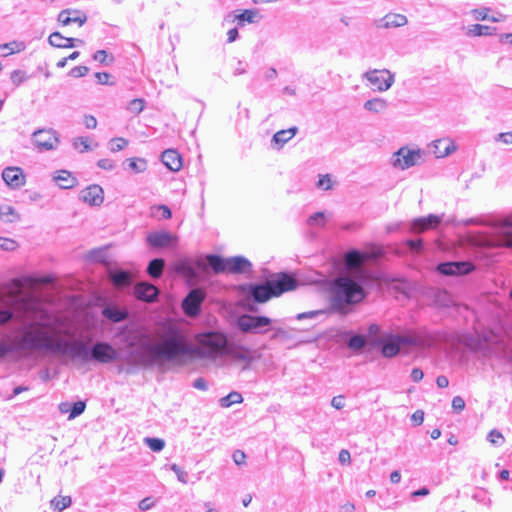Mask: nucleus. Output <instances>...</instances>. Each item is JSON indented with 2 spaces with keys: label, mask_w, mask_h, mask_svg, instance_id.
I'll use <instances>...</instances> for the list:
<instances>
[{
  "label": "nucleus",
  "mask_w": 512,
  "mask_h": 512,
  "mask_svg": "<svg viewBox=\"0 0 512 512\" xmlns=\"http://www.w3.org/2000/svg\"><path fill=\"white\" fill-rule=\"evenodd\" d=\"M368 259L367 253L357 249L345 253L343 263L348 273L336 277L331 285L330 303L334 311L345 315L365 298L364 287L373 282L371 273L365 268Z\"/></svg>",
  "instance_id": "1"
},
{
  "label": "nucleus",
  "mask_w": 512,
  "mask_h": 512,
  "mask_svg": "<svg viewBox=\"0 0 512 512\" xmlns=\"http://www.w3.org/2000/svg\"><path fill=\"white\" fill-rule=\"evenodd\" d=\"M162 341L159 343H145L144 353L137 360L142 367H152L161 362H175L181 364L183 358H193V344L188 341L184 331L177 325L164 326Z\"/></svg>",
  "instance_id": "2"
},
{
  "label": "nucleus",
  "mask_w": 512,
  "mask_h": 512,
  "mask_svg": "<svg viewBox=\"0 0 512 512\" xmlns=\"http://www.w3.org/2000/svg\"><path fill=\"white\" fill-rule=\"evenodd\" d=\"M193 358L214 361L227 356L234 361L245 363L244 369L250 367L255 360L250 348L229 339L227 333L219 330H208L195 334Z\"/></svg>",
  "instance_id": "3"
},
{
  "label": "nucleus",
  "mask_w": 512,
  "mask_h": 512,
  "mask_svg": "<svg viewBox=\"0 0 512 512\" xmlns=\"http://www.w3.org/2000/svg\"><path fill=\"white\" fill-rule=\"evenodd\" d=\"M56 339V336L41 329L27 330L20 336L17 341L13 343L0 340V359L14 351L23 350H45L54 354Z\"/></svg>",
  "instance_id": "4"
},
{
  "label": "nucleus",
  "mask_w": 512,
  "mask_h": 512,
  "mask_svg": "<svg viewBox=\"0 0 512 512\" xmlns=\"http://www.w3.org/2000/svg\"><path fill=\"white\" fill-rule=\"evenodd\" d=\"M297 287V280L288 273H279L273 279L260 284H250L248 287L249 296L257 303H264L272 297L280 296L282 293L293 290Z\"/></svg>",
  "instance_id": "5"
},
{
  "label": "nucleus",
  "mask_w": 512,
  "mask_h": 512,
  "mask_svg": "<svg viewBox=\"0 0 512 512\" xmlns=\"http://www.w3.org/2000/svg\"><path fill=\"white\" fill-rule=\"evenodd\" d=\"M205 259L206 263L202 259H198L196 266L189 260L180 261L176 265V271L190 281H196L199 278L198 268L206 270L209 266L217 274L227 271V258L216 254H208Z\"/></svg>",
  "instance_id": "6"
},
{
  "label": "nucleus",
  "mask_w": 512,
  "mask_h": 512,
  "mask_svg": "<svg viewBox=\"0 0 512 512\" xmlns=\"http://www.w3.org/2000/svg\"><path fill=\"white\" fill-rule=\"evenodd\" d=\"M54 348V354L66 356L71 360H79L82 363L91 362L89 353L92 350V345L90 346L88 342L57 337Z\"/></svg>",
  "instance_id": "7"
},
{
  "label": "nucleus",
  "mask_w": 512,
  "mask_h": 512,
  "mask_svg": "<svg viewBox=\"0 0 512 512\" xmlns=\"http://www.w3.org/2000/svg\"><path fill=\"white\" fill-rule=\"evenodd\" d=\"M376 344L381 347L384 357L392 358L399 353L401 346H424L426 341L419 335L388 334Z\"/></svg>",
  "instance_id": "8"
},
{
  "label": "nucleus",
  "mask_w": 512,
  "mask_h": 512,
  "mask_svg": "<svg viewBox=\"0 0 512 512\" xmlns=\"http://www.w3.org/2000/svg\"><path fill=\"white\" fill-rule=\"evenodd\" d=\"M484 245L488 248H512V215L493 225L491 235L485 239Z\"/></svg>",
  "instance_id": "9"
},
{
  "label": "nucleus",
  "mask_w": 512,
  "mask_h": 512,
  "mask_svg": "<svg viewBox=\"0 0 512 512\" xmlns=\"http://www.w3.org/2000/svg\"><path fill=\"white\" fill-rule=\"evenodd\" d=\"M273 320L267 316L243 314L237 319V327L242 333L264 334Z\"/></svg>",
  "instance_id": "10"
},
{
  "label": "nucleus",
  "mask_w": 512,
  "mask_h": 512,
  "mask_svg": "<svg viewBox=\"0 0 512 512\" xmlns=\"http://www.w3.org/2000/svg\"><path fill=\"white\" fill-rule=\"evenodd\" d=\"M91 362L109 364L118 359L117 350L106 341H96L90 351Z\"/></svg>",
  "instance_id": "11"
},
{
  "label": "nucleus",
  "mask_w": 512,
  "mask_h": 512,
  "mask_svg": "<svg viewBox=\"0 0 512 512\" xmlns=\"http://www.w3.org/2000/svg\"><path fill=\"white\" fill-rule=\"evenodd\" d=\"M363 78L373 86L374 90L379 92L390 89L395 81L394 74L387 69L367 71L363 74Z\"/></svg>",
  "instance_id": "12"
},
{
  "label": "nucleus",
  "mask_w": 512,
  "mask_h": 512,
  "mask_svg": "<svg viewBox=\"0 0 512 512\" xmlns=\"http://www.w3.org/2000/svg\"><path fill=\"white\" fill-rule=\"evenodd\" d=\"M32 142L39 151H50L57 148L59 138L53 129H39L33 133Z\"/></svg>",
  "instance_id": "13"
},
{
  "label": "nucleus",
  "mask_w": 512,
  "mask_h": 512,
  "mask_svg": "<svg viewBox=\"0 0 512 512\" xmlns=\"http://www.w3.org/2000/svg\"><path fill=\"white\" fill-rule=\"evenodd\" d=\"M205 297V292L200 288L190 290L182 301V309L184 313L189 317L198 316Z\"/></svg>",
  "instance_id": "14"
},
{
  "label": "nucleus",
  "mask_w": 512,
  "mask_h": 512,
  "mask_svg": "<svg viewBox=\"0 0 512 512\" xmlns=\"http://www.w3.org/2000/svg\"><path fill=\"white\" fill-rule=\"evenodd\" d=\"M421 156V151L419 149L411 150L406 147H402L396 153H394L392 164L394 167L400 168L402 170L408 169L417 165L421 159Z\"/></svg>",
  "instance_id": "15"
},
{
  "label": "nucleus",
  "mask_w": 512,
  "mask_h": 512,
  "mask_svg": "<svg viewBox=\"0 0 512 512\" xmlns=\"http://www.w3.org/2000/svg\"><path fill=\"white\" fill-rule=\"evenodd\" d=\"M475 266L470 261H452L438 264L437 271L446 276H458L471 273Z\"/></svg>",
  "instance_id": "16"
},
{
  "label": "nucleus",
  "mask_w": 512,
  "mask_h": 512,
  "mask_svg": "<svg viewBox=\"0 0 512 512\" xmlns=\"http://www.w3.org/2000/svg\"><path fill=\"white\" fill-rule=\"evenodd\" d=\"M79 198L90 206H100L104 201V191L100 185L92 184L80 192Z\"/></svg>",
  "instance_id": "17"
},
{
  "label": "nucleus",
  "mask_w": 512,
  "mask_h": 512,
  "mask_svg": "<svg viewBox=\"0 0 512 512\" xmlns=\"http://www.w3.org/2000/svg\"><path fill=\"white\" fill-rule=\"evenodd\" d=\"M442 221V216L429 214L426 217H419L411 222L410 231L422 233L426 230L436 228Z\"/></svg>",
  "instance_id": "18"
},
{
  "label": "nucleus",
  "mask_w": 512,
  "mask_h": 512,
  "mask_svg": "<svg viewBox=\"0 0 512 512\" xmlns=\"http://www.w3.org/2000/svg\"><path fill=\"white\" fill-rule=\"evenodd\" d=\"M134 294L137 299L145 302H154L159 295V289L147 282L137 283L134 287Z\"/></svg>",
  "instance_id": "19"
},
{
  "label": "nucleus",
  "mask_w": 512,
  "mask_h": 512,
  "mask_svg": "<svg viewBox=\"0 0 512 512\" xmlns=\"http://www.w3.org/2000/svg\"><path fill=\"white\" fill-rule=\"evenodd\" d=\"M4 182L11 188H19L25 183L22 170L18 167H7L2 172Z\"/></svg>",
  "instance_id": "20"
},
{
  "label": "nucleus",
  "mask_w": 512,
  "mask_h": 512,
  "mask_svg": "<svg viewBox=\"0 0 512 512\" xmlns=\"http://www.w3.org/2000/svg\"><path fill=\"white\" fill-rule=\"evenodd\" d=\"M456 150L454 141L450 138L435 140L431 145V151L437 158H443Z\"/></svg>",
  "instance_id": "21"
},
{
  "label": "nucleus",
  "mask_w": 512,
  "mask_h": 512,
  "mask_svg": "<svg viewBox=\"0 0 512 512\" xmlns=\"http://www.w3.org/2000/svg\"><path fill=\"white\" fill-rule=\"evenodd\" d=\"M252 269L251 262L243 256H234L227 258V272L233 274H242Z\"/></svg>",
  "instance_id": "22"
},
{
  "label": "nucleus",
  "mask_w": 512,
  "mask_h": 512,
  "mask_svg": "<svg viewBox=\"0 0 512 512\" xmlns=\"http://www.w3.org/2000/svg\"><path fill=\"white\" fill-rule=\"evenodd\" d=\"M58 21L63 25L67 26L72 23H77L79 26H82L87 21V16L80 11L74 10L71 11L69 9L62 10L58 15Z\"/></svg>",
  "instance_id": "23"
},
{
  "label": "nucleus",
  "mask_w": 512,
  "mask_h": 512,
  "mask_svg": "<svg viewBox=\"0 0 512 512\" xmlns=\"http://www.w3.org/2000/svg\"><path fill=\"white\" fill-rule=\"evenodd\" d=\"M162 163L171 171L177 172L182 168V157L177 150L167 149L161 155Z\"/></svg>",
  "instance_id": "24"
},
{
  "label": "nucleus",
  "mask_w": 512,
  "mask_h": 512,
  "mask_svg": "<svg viewBox=\"0 0 512 512\" xmlns=\"http://www.w3.org/2000/svg\"><path fill=\"white\" fill-rule=\"evenodd\" d=\"M75 41H78L79 45L84 43L81 39L64 37L59 32H53L48 38L49 44L57 48H73Z\"/></svg>",
  "instance_id": "25"
},
{
  "label": "nucleus",
  "mask_w": 512,
  "mask_h": 512,
  "mask_svg": "<svg viewBox=\"0 0 512 512\" xmlns=\"http://www.w3.org/2000/svg\"><path fill=\"white\" fill-rule=\"evenodd\" d=\"M102 315L113 323L125 321L129 313L126 309L119 308L116 305H108L103 308Z\"/></svg>",
  "instance_id": "26"
},
{
  "label": "nucleus",
  "mask_w": 512,
  "mask_h": 512,
  "mask_svg": "<svg viewBox=\"0 0 512 512\" xmlns=\"http://www.w3.org/2000/svg\"><path fill=\"white\" fill-rule=\"evenodd\" d=\"M408 22L407 17L402 14L389 13L380 19L378 27L383 28H396L406 25Z\"/></svg>",
  "instance_id": "27"
},
{
  "label": "nucleus",
  "mask_w": 512,
  "mask_h": 512,
  "mask_svg": "<svg viewBox=\"0 0 512 512\" xmlns=\"http://www.w3.org/2000/svg\"><path fill=\"white\" fill-rule=\"evenodd\" d=\"M173 237L170 233L152 232L147 236V242L152 247H166L171 244Z\"/></svg>",
  "instance_id": "28"
},
{
  "label": "nucleus",
  "mask_w": 512,
  "mask_h": 512,
  "mask_svg": "<svg viewBox=\"0 0 512 512\" xmlns=\"http://www.w3.org/2000/svg\"><path fill=\"white\" fill-rule=\"evenodd\" d=\"M53 180L59 185L61 189H71L77 185V178L66 170H61L56 173Z\"/></svg>",
  "instance_id": "29"
},
{
  "label": "nucleus",
  "mask_w": 512,
  "mask_h": 512,
  "mask_svg": "<svg viewBox=\"0 0 512 512\" xmlns=\"http://www.w3.org/2000/svg\"><path fill=\"white\" fill-rule=\"evenodd\" d=\"M112 283L118 288H124L131 284L132 276L125 270H117L110 275Z\"/></svg>",
  "instance_id": "30"
},
{
  "label": "nucleus",
  "mask_w": 512,
  "mask_h": 512,
  "mask_svg": "<svg viewBox=\"0 0 512 512\" xmlns=\"http://www.w3.org/2000/svg\"><path fill=\"white\" fill-rule=\"evenodd\" d=\"M26 45L22 41H11L5 44H0V55L7 57L11 54L25 50Z\"/></svg>",
  "instance_id": "31"
},
{
  "label": "nucleus",
  "mask_w": 512,
  "mask_h": 512,
  "mask_svg": "<svg viewBox=\"0 0 512 512\" xmlns=\"http://www.w3.org/2000/svg\"><path fill=\"white\" fill-rule=\"evenodd\" d=\"M364 109L373 113H381L388 107V102L383 98H373L364 103Z\"/></svg>",
  "instance_id": "32"
},
{
  "label": "nucleus",
  "mask_w": 512,
  "mask_h": 512,
  "mask_svg": "<svg viewBox=\"0 0 512 512\" xmlns=\"http://www.w3.org/2000/svg\"><path fill=\"white\" fill-rule=\"evenodd\" d=\"M165 261L162 258L152 259L147 266V273L150 277L158 279L163 273Z\"/></svg>",
  "instance_id": "33"
},
{
  "label": "nucleus",
  "mask_w": 512,
  "mask_h": 512,
  "mask_svg": "<svg viewBox=\"0 0 512 512\" xmlns=\"http://www.w3.org/2000/svg\"><path fill=\"white\" fill-rule=\"evenodd\" d=\"M70 406L68 403H62L60 404V410L61 412H68L67 407ZM86 408V404L83 401H77L71 405V408L69 410V419H74L81 415Z\"/></svg>",
  "instance_id": "34"
},
{
  "label": "nucleus",
  "mask_w": 512,
  "mask_h": 512,
  "mask_svg": "<svg viewBox=\"0 0 512 512\" xmlns=\"http://www.w3.org/2000/svg\"><path fill=\"white\" fill-rule=\"evenodd\" d=\"M297 127H291L287 130H280L276 132L273 136V141L280 146H283L290 139H292L297 133Z\"/></svg>",
  "instance_id": "35"
},
{
  "label": "nucleus",
  "mask_w": 512,
  "mask_h": 512,
  "mask_svg": "<svg viewBox=\"0 0 512 512\" xmlns=\"http://www.w3.org/2000/svg\"><path fill=\"white\" fill-rule=\"evenodd\" d=\"M0 219L7 223H13L19 219L15 209L10 205L0 206Z\"/></svg>",
  "instance_id": "36"
},
{
  "label": "nucleus",
  "mask_w": 512,
  "mask_h": 512,
  "mask_svg": "<svg viewBox=\"0 0 512 512\" xmlns=\"http://www.w3.org/2000/svg\"><path fill=\"white\" fill-rule=\"evenodd\" d=\"M495 30H496V28H494V27L481 25V24H474L469 27L468 35H470V36H487V35H492Z\"/></svg>",
  "instance_id": "37"
},
{
  "label": "nucleus",
  "mask_w": 512,
  "mask_h": 512,
  "mask_svg": "<svg viewBox=\"0 0 512 512\" xmlns=\"http://www.w3.org/2000/svg\"><path fill=\"white\" fill-rule=\"evenodd\" d=\"M243 401V397L239 392L233 391L230 392L227 396L222 397L220 399V405L222 407H230L233 404L241 403Z\"/></svg>",
  "instance_id": "38"
},
{
  "label": "nucleus",
  "mask_w": 512,
  "mask_h": 512,
  "mask_svg": "<svg viewBox=\"0 0 512 512\" xmlns=\"http://www.w3.org/2000/svg\"><path fill=\"white\" fill-rule=\"evenodd\" d=\"M72 504V499L70 496H59V497H55L52 501H51V506L61 512L63 511L64 509H66L67 507H69L70 505Z\"/></svg>",
  "instance_id": "39"
},
{
  "label": "nucleus",
  "mask_w": 512,
  "mask_h": 512,
  "mask_svg": "<svg viewBox=\"0 0 512 512\" xmlns=\"http://www.w3.org/2000/svg\"><path fill=\"white\" fill-rule=\"evenodd\" d=\"M127 161L134 173H142L147 169V161L144 158H130Z\"/></svg>",
  "instance_id": "40"
},
{
  "label": "nucleus",
  "mask_w": 512,
  "mask_h": 512,
  "mask_svg": "<svg viewBox=\"0 0 512 512\" xmlns=\"http://www.w3.org/2000/svg\"><path fill=\"white\" fill-rule=\"evenodd\" d=\"M257 15H258V12L256 10L246 9L242 13L236 15L235 20L239 21L240 23H243V22L254 23Z\"/></svg>",
  "instance_id": "41"
},
{
  "label": "nucleus",
  "mask_w": 512,
  "mask_h": 512,
  "mask_svg": "<svg viewBox=\"0 0 512 512\" xmlns=\"http://www.w3.org/2000/svg\"><path fill=\"white\" fill-rule=\"evenodd\" d=\"M145 443L147 444V446L154 452H160L163 450L164 446H165V442L163 439H160V438H150V437H147L145 438Z\"/></svg>",
  "instance_id": "42"
},
{
  "label": "nucleus",
  "mask_w": 512,
  "mask_h": 512,
  "mask_svg": "<svg viewBox=\"0 0 512 512\" xmlns=\"http://www.w3.org/2000/svg\"><path fill=\"white\" fill-rule=\"evenodd\" d=\"M93 59L102 64L109 65L114 62V57L109 55L106 50H98L94 53Z\"/></svg>",
  "instance_id": "43"
},
{
  "label": "nucleus",
  "mask_w": 512,
  "mask_h": 512,
  "mask_svg": "<svg viewBox=\"0 0 512 512\" xmlns=\"http://www.w3.org/2000/svg\"><path fill=\"white\" fill-rule=\"evenodd\" d=\"M366 345L365 337L362 335H353L348 341V347L354 350H360Z\"/></svg>",
  "instance_id": "44"
},
{
  "label": "nucleus",
  "mask_w": 512,
  "mask_h": 512,
  "mask_svg": "<svg viewBox=\"0 0 512 512\" xmlns=\"http://www.w3.org/2000/svg\"><path fill=\"white\" fill-rule=\"evenodd\" d=\"M128 145V141L122 137L114 138L109 143V149L112 152L123 150Z\"/></svg>",
  "instance_id": "45"
},
{
  "label": "nucleus",
  "mask_w": 512,
  "mask_h": 512,
  "mask_svg": "<svg viewBox=\"0 0 512 512\" xmlns=\"http://www.w3.org/2000/svg\"><path fill=\"white\" fill-rule=\"evenodd\" d=\"M10 79L15 86H19L27 80V75L25 71L17 69L12 71Z\"/></svg>",
  "instance_id": "46"
},
{
  "label": "nucleus",
  "mask_w": 512,
  "mask_h": 512,
  "mask_svg": "<svg viewBox=\"0 0 512 512\" xmlns=\"http://www.w3.org/2000/svg\"><path fill=\"white\" fill-rule=\"evenodd\" d=\"M127 109L134 114H139L144 109V101L142 99H133L128 103Z\"/></svg>",
  "instance_id": "47"
},
{
  "label": "nucleus",
  "mask_w": 512,
  "mask_h": 512,
  "mask_svg": "<svg viewBox=\"0 0 512 512\" xmlns=\"http://www.w3.org/2000/svg\"><path fill=\"white\" fill-rule=\"evenodd\" d=\"M14 311L10 308L0 309V326H4L14 318Z\"/></svg>",
  "instance_id": "48"
},
{
  "label": "nucleus",
  "mask_w": 512,
  "mask_h": 512,
  "mask_svg": "<svg viewBox=\"0 0 512 512\" xmlns=\"http://www.w3.org/2000/svg\"><path fill=\"white\" fill-rule=\"evenodd\" d=\"M406 246L412 252H420L423 249V240L422 239H407L405 242Z\"/></svg>",
  "instance_id": "49"
},
{
  "label": "nucleus",
  "mask_w": 512,
  "mask_h": 512,
  "mask_svg": "<svg viewBox=\"0 0 512 512\" xmlns=\"http://www.w3.org/2000/svg\"><path fill=\"white\" fill-rule=\"evenodd\" d=\"M74 147L76 149H79L80 152H85V151H88L90 149V145L88 143V140L84 137H78L74 140V143H73Z\"/></svg>",
  "instance_id": "50"
},
{
  "label": "nucleus",
  "mask_w": 512,
  "mask_h": 512,
  "mask_svg": "<svg viewBox=\"0 0 512 512\" xmlns=\"http://www.w3.org/2000/svg\"><path fill=\"white\" fill-rule=\"evenodd\" d=\"M89 72V68L87 66H75L69 72V75L74 78H79L87 75Z\"/></svg>",
  "instance_id": "51"
},
{
  "label": "nucleus",
  "mask_w": 512,
  "mask_h": 512,
  "mask_svg": "<svg viewBox=\"0 0 512 512\" xmlns=\"http://www.w3.org/2000/svg\"><path fill=\"white\" fill-rule=\"evenodd\" d=\"M17 247V243L8 238H0V249L6 250V251H13Z\"/></svg>",
  "instance_id": "52"
},
{
  "label": "nucleus",
  "mask_w": 512,
  "mask_h": 512,
  "mask_svg": "<svg viewBox=\"0 0 512 512\" xmlns=\"http://www.w3.org/2000/svg\"><path fill=\"white\" fill-rule=\"evenodd\" d=\"M171 470L177 475V478L180 482L185 483V484L188 482V479H187L188 474L181 467H179L176 464H173L171 466Z\"/></svg>",
  "instance_id": "53"
},
{
  "label": "nucleus",
  "mask_w": 512,
  "mask_h": 512,
  "mask_svg": "<svg viewBox=\"0 0 512 512\" xmlns=\"http://www.w3.org/2000/svg\"><path fill=\"white\" fill-rule=\"evenodd\" d=\"M309 225H324V213L316 212L308 218Z\"/></svg>",
  "instance_id": "54"
},
{
  "label": "nucleus",
  "mask_w": 512,
  "mask_h": 512,
  "mask_svg": "<svg viewBox=\"0 0 512 512\" xmlns=\"http://www.w3.org/2000/svg\"><path fill=\"white\" fill-rule=\"evenodd\" d=\"M488 12H489V9L485 8V7L472 10L474 19L479 20V21L489 19Z\"/></svg>",
  "instance_id": "55"
},
{
  "label": "nucleus",
  "mask_w": 512,
  "mask_h": 512,
  "mask_svg": "<svg viewBox=\"0 0 512 512\" xmlns=\"http://www.w3.org/2000/svg\"><path fill=\"white\" fill-rule=\"evenodd\" d=\"M322 314H324V311H322V310L308 311V312H303V313L297 314L296 319L297 320L314 319Z\"/></svg>",
  "instance_id": "56"
},
{
  "label": "nucleus",
  "mask_w": 512,
  "mask_h": 512,
  "mask_svg": "<svg viewBox=\"0 0 512 512\" xmlns=\"http://www.w3.org/2000/svg\"><path fill=\"white\" fill-rule=\"evenodd\" d=\"M488 440L494 445H500L503 443L504 438L499 431L492 430L488 434Z\"/></svg>",
  "instance_id": "57"
},
{
  "label": "nucleus",
  "mask_w": 512,
  "mask_h": 512,
  "mask_svg": "<svg viewBox=\"0 0 512 512\" xmlns=\"http://www.w3.org/2000/svg\"><path fill=\"white\" fill-rule=\"evenodd\" d=\"M288 338H289L288 332L283 328H274L273 334L270 337L271 340H276V339L284 340V339H288Z\"/></svg>",
  "instance_id": "58"
},
{
  "label": "nucleus",
  "mask_w": 512,
  "mask_h": 512,
  "mask_svg": "<svg viewBox=\"0 0 512 512\" xmlns=\"http://www.w3.org/2000/svg\"><path fill=\"white\" fill-rule=\"evenodd\" d=\"M452 408L457 412H461L465 408L464 399L461 396H455L452 399Z\"/></svg>",
  "instance_id": "59"
},
{
  "label": "nucleus",
  "mask_w": 512,
  "mask_h": 512,
  "mask_svg": "<svg viewBox=\"0 0 512 512\" xmlns=\"http://www.w3.org/2000/svg\"><path fill=\"white\" fill-rule=\"evenodd\" d=\"M97 166L103 170L111 171L114 169L115 164L112 160L105 158V159H100L97 162Z\"/></svg>",
  "instance_id": "60"
},
{
  "label": "nucleus",
  "mask_w": 512,
  "mask_h": 512,
  "mask_svg": "<svg viewBox=\"0 0 512 512\" xmlns=\"http://www.w3.org/2000/svg\"><path fill=\"white\" fill-rule=\"evenodd\" d=\"M317 186L319 188H322L324 190H328L331 188V179L329 177V175H323L319 178V181L317 183Z\"/></svg>",
  "instance_id": "61"
},
{
  "label": "nucleus",
  "mask_w": 512,
  "mask_h": 512,
  "mask_svg": "<svg viewBox=\"0 0 512 512\" xmlns=\"http://www.w3.org/2000/svg\"><path fill=\"white\" fill-rule=\"evenodd\" d=\"M232 458L236 465H242L245 463L246 455L243 451L236 450L234 451Z\"/></svg>",
  "instance_id": "62"
},
{
  "label": "nucleus",
  "mask_w": 512,
  "mask_h": 512,
  "mask_svg": "<svg viewBox=\"0 0 512 512\" xmlns=\"http://www.w3.org/2000/svg\"><path fill=\"white\" fill-rule=\"evenodd\" d=\"M411 420L415 425H421L424 421V412L422 410L415 411L411 416Z\"/></svg>",
  "instance_id": "63"
},
{
  "label": "nucleus",
  "mask_w": 512,
  "mask_h": 512,
  "mask_svg": "<svg viewBox=\"0 0 512 512\" xmlns=\"http://www.w3.org/2000/svg\"><path fill=\"white\" fill-rule=\"evenodd\" d=\"M496 140L504 144H512V132L499 133Z\"/></svg>",
  "instance_id": "64"
}]
</instances>
